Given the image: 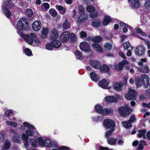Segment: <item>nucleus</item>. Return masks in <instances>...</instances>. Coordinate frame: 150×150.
Instances as JSON below:
<instances>
[{"instance_id": "1", "label": "nucleus", "mask_w": 150, "mask_h": 150, "mask_svg": "<svg viewBox=\"0 0 150 150\" xmlns=\"http://www.w3.org/2000/svg\"><path fill=\"white\" fill-rule=\"evenodd\" d=\"M28 24L25 18H21L16 23V22L14 23V26L18 30L17 31L18 33L20 34V36L23 38L28 44L31 45L33 43L34 39L37 37V35L31 33L29 35H28L21 33L20 31L21 30H26L28 26Z\"/></svg>"}, {"instance_id": "2", "label": "nucleus", "mask_w": 150, "mask_h": 150, "mask_svg": "<svg viewBox=\"0 0 150 150\" xmlns=\"http://www.w3.org/2000/svg\"><path fill=\"white\" fill-rule=\"evenodd\" d=\"M16 2V0H6L3 6V10L4 11L5 15L8 18L11 15V13L8 8L11 9L14 7L15 3Z\"/></svg>"}, {"instance_id": "3", "label": "nucleus", "mask_w": 150, "mask_h": 150, "mask_svg": "<svg viewBox=\"0 0 150 150\" xmlns=\"http://www.w3.org/2000/svg\"><path fill=\"white\" fill-rule=\"evenodd\" d=\"M95 108L96 111L98 113L101 114L103 116H106L112 112V110L111 109L106 108L103 109L102 106L99 105H96Z\"/></svg>"}, {"instance_id": "4", "label": "nucleus", "mask_w": 150, "mask_h": 150, "mask_svg": "<svg viewBox=\"0 0 150 150\" xmlns=\"http://www.w3.org/2000/svg\"><path fill=\"white\" fill-rule=\"evenodd\" d=\"M118 111L120 115L122 117H125L129 114L132 110L129 108L127 105H125L124 107H120L118 109Z\"/></svg>"}, {"instance_id": "5", "label": "nucleus", "mask_w": 150, "mask_h": 150, "mask_svg": "<svg viewBox=\"0 0 150 150\" xmlns=\"http://www.w3.org/2000/svg\"><path fill=\"white\" fill-rule=\"evenodd\" d=\"M61 46V42L58 40H55L52 41L51 44H47L46 45V49L49 50H51L53 48H58Z\"/></svg>"}, {"instance_id": "6", "label": "nucleus", "mask_w": 150, "mask_h": 150, "mask_svg": "<svg viewBox=\"0 0 150 150\" xmlns=\"http://www.w3.org/2000/svg\"><path fill=\"white\" fill-rule=\"evenodd\" d=\"M137 93L134 90L129 88L128 93L125 96V98L128 100H135L136 98Z\"/></svg>"}, {"instance_id": "7", "label": "nucleus", "mask_w": 150, "mask_h": 150, "mask_svg": "<svg viewBox=\"0 0 150 150\" xmlns=\"http://www.w3.org/2000/svg\"><path fill=\"white\" fill-rule=\"evenodd\" d=\"M38 144L41 147H44L45 146L50 147L52 146V142L50 140L47 139L44 140L42 137H39L38 138Z\"/></svg>"}, {"instance_id": "8", "label": "nucleus", "mask_w": 150, "mask_h": 150, "mask_svg": "<svg viewBox=\"0 0 150 150\" xmlns=\"http://www.w3.org/2000/svg\"><path fill=\"white\" fill-rule=\"evenodd\" d=\"M114 121L112 120L108 119L105 120L103 123V126L106 129L108 128H113L115 125Z\"/></svg>"}, {"instance_id": "9", "label": "nucleus", "mask_w": 150, "mask_h": 150, "mask_svg": "<svg viewBox=\"0 0 150 150\" xmlns=\"http://www.w3.org/2000/svg\"><path fill=\"white\" fill-rule=\"evenodd\" d=\"M81 49L85 52H89L91 51L89 45L85 42H81L79 45Z\"/></svg>"}, {"instance_id": "10", "label": "nucleus", "mask_w": 150, "mask_h": 150, "mask_svg": "<svg viewBox=\"0 0 150 150\" xmlns=\"http://www.w3.org/2000/svg\"><path fill=\"white\" fill-rule=\"evenodd\" d=\"M70 33L68 31H65L60 35V38L61 40L63 42L68 41L69 38Z\"/></svg>"}, {"instance_id": "11", "label": "nucleus", "mask_w": 150, "mask_h": 150, "mask_svg": "<svg viewBox=\"0 0 150 150\" xmlns=\"http://www.w3.org/2000/svg\"><path fill=\"white\" fill-rule=\"evenodd\" d=\"M42 26L41 22L39 21H36L32 24V27L34 30L38 31L40 30Z\"/></svg>"}, {"instance_id": "12", "label": "nucleus", "mask_w": 150, "mask_h": 150, "mask_svg": "<svg viewBox=\"0 0 150 150\" xmlns=\"http://www.w3.org/2000/svg\"><path fill=\"white\" fill-rule=\"evenodd\" d=\"M110 82L109 81L103 79L100 81L99 83V86L103 89H108L109 88L108 86Z\"/></svg>"}, {"instance_id": "13", "label": "nucleus", "mask_w": 150, "mask_h": 150, "mask_svg": "<svg viewBox=\"0 0 150 150\" xmlns=\"http://www.w3.org/2000/svg\"><path fill=\"white\" fill-rule=\"evenodd\" d=\"M128 64L129 62H128L126 60H124L118 64L115 65L114 67L116 70H121L122 69L125 65L127 64Z\"/></svg>"}, {"instance_id": "14", "label": "nucleus", "mask_w": 150, "mask_h": 150, "mask_svg": "<svg viewBox=\"0 0 150 150\" xmlns=\"http://www.w3.org/2000/svg\"><path fill=\"white\" fill-rule=\"evenodd\" d=\"M89 63L92 67L95 69H98L100 67V62L97 60H90Z\"/></svg>"}, {"instance_id": "15", "label": "nucleus", "mask_w": 150, "mask_h": 150, "mask_svg": "<svg viewBox=\"0 0 150 150\" xmlns=\"http://www.w3.org/2000/svg\"><path fill=\"white\" fill-rule=\"evenodd\" d=\"M59 37V34L58 31L56 29H53L51 33L50 39L52 41L57 40Z\"/></svg>"}, {"instance_id": "16", "label": "nucleus", "mask_w": 150, "mask_h": 150, "mask_svg": "<svg viewBox=\"0 0 150 150\" xmlns=\"http://www.w3.org/2000/svg\"><path fill=\"white\" fill-rule=\"evenodd\" d=\"M145 51V49L143 46H137L135 50V54L138 55H141L143 54Z\"/></svg>"}, {"instance_id": "17", "label": "nucleus", "mask_w": 150, "mask_h": 150, "mask_svg": "<svg viewBox=\"0 0 150 150\" xmlns=\"http://www.w3.org/2000/svg\"><path fill=\"white\" fill-rule=\"evenodd\" d=\"M123 85L121 82H116L113 85V88L116 91H122Z\"/></svg>"}, {"instance_id": "18", "label": "nucleus", "mask_w": 150, "mask_h": 150, "mask_svg": "<svg viewBox=\"0 0 150 150\" xmlns=\"http://www.w3.org/2000/svg\"><path fill=\"white\" fill-rule=\"evenodd\" d=\"M137 69L139 71L144 73H148L149 71V68L146 65H144L142 67H138Z\"/></svg>"}, {"instance_id": "19", "label": "nucleus", "mask_w": 150, "mask_h": 150, "mask_svg": "<svg viewBox=\"0 0 150 150\" xmlns=\"http://www.w3.org/2000/svg\"><path fill=\"white\" fill-rule=\"evenodd\" d=\"M104 99L105 101L108 103H116L118 101L117 99L112 96H106Z\"/></svg>"}, {"instance_id": "20", "label": "nucleus", "mask_w": 150, "mask_h": 150, "mask_svg": "<svg viewBox=\"0 0 150 150\" xmlns=\"http://www.w3.org/2000/svg\"><path fill=\"white\" fill-rule=\"evenodd\" d=\"M88 18L87 15L83 13L81 14L77 19V22L78 23H81L85 22Z\"/></svg>"}, {"instance_id": "21", "label": "nucleus", "mask_w": 150, "mask_h": 150, "mask_svg": "<svg viewBox=\"0 0 150 150\" xmlns=\"http://www.w3.org/2000/svg\"><path fill=\"white\" fill-rule=\"evenodd\" d=\"M140 0H132L131 4V6L133 8H137L140 7Z\"/></svg>"}, {"instance_id": "22", "label": "nucleus", "mask_w": 150, "mask_h": 150, "mask_svg": "<svg viewBox=\"0 0 150 150\" xmlns=\"http://www.w3.org/2000/svg\"><path fill=\"white\" fill-rule=\"evenodd\" d=\"M23 124L24 125L21 126L20 128V129L22 130H24L25 127L30 129H34V126H33L27 122H24Z\"/></svg>"}, {"instance_id": "23", "label": "nucleus", "mask_w": 150, "mask_h": 150, "mask_svg": "<svg viewBox=\"0 0 150 150\" xmlns=\"http://www.w3.org/2000/svg\"><path fill=\"white\" fill-rule=\"evenodd\" d=\"M93 48L97 52H101L103 51V49L100 45L94 43L92 44Z\"/></svg>"}, {"instance_id": "24", "label": "nucleus", "mask_w": 150, "mask_h": 150, "mask_svg": "<svg viewBox=\"0 0 150 150\" xmlns=\"http://www.w3.org/2000/svg\"><path fill=\"white\" fill-rule=\"evenodd\" d=\"M22 139L25 142L24 143L25 147L26 148L27 150H30L28 149L27 146L28 145V137L24 133L22 135Z\"/></svg>"}, {"instance_id": "25", "label": "nucleus", "mask_w": 150, "mask_h": 150, "mask_svg": "<svg viewBox=\"0 0 150 150\" xmlns=\"http://www.w3.org/2000/svg\"><path fill=\"white\" fill-rule=\"evenodd\" d=\"M49 32V28H43L42 30L41 37L43 38H46Z\"/></svg>"}, {"instance_id": "26", "label": "nucleus", "mask_w": 150, "mask_h": 150, "mask_svg": "<svg viewBox=\"0 0 150 150\" xmlns=\"http://www.w3.org/2000/svg\"><path fill=\"white\" fill-rule=\"evenodd\" d=\"M141 78L143 79L142 80L145 81L146 82V87L148 88L150 84L149 83L150 79L149 77L146 74H143L141 76Z\"/></svg>"}, {"instance_id": "27", "label": "nucleus", "mask_w": 150, "mask_h": 150, "mask_svg": "<svg viewBox=\"0 0 150 150\" xmlns=\"http://www.w3.org/2000/svg\"><path fill=\"white\" fill-rule=\"evenodd\" d=\"M134 80L136 82L137 86V87H139L144 84V81L140 80L139 77H137Z\"/></svg>"}, {"instance_id": "28", "label": "nucleus", "mask_w": 150, "mask_h": 150, "mask_svg": "<svg viewBox=\"0 0 150 150\" xmlns=\"http://www.w3.org/2000/svg\"><path fill=\"white\" fill-rule=\"evenodd\" d=\"M100 70L101 72L107 73L109 71L110 68L108 66L104 64L101 66H100Z\"/></svg>"}, {"instance_id": "29", "label": "nucleus", "mask_w": 150, "mask_h": 150, "mask_svg": "<svg viewBox=\"0 0 150 150\" xmlns=\"http://www.w3.org/2000/svg\"><path fill=\"white\" fill-rule=\"evenodd\" d=\"M101 22L99 19L94 20L92 23V25L94 27L98 28L100 26Z\"/></svg>"}, {"instance_id": "30", "label": "nucleus", "mask_w": 150, "mask_h": 150, "mask_svg": "<svg viewBox=\"0 0 150 150\" xmlns=\"http://www.w3.org/2000/svg\"><path fill=\"white\" fill-rule=\"evenodd\" d=\"M90 75L91 79L94 81H97L99 78L97 74L94 72L90 73Z\"/></svg>"}, {"instance_id": "31", "label": "nucleus", "mask_w": 150, "mask_h": 150, "mask_svg": "<svg viewBox=\"0 0 150 150\" xmlns=\"http://www.w3.org/2000/svg\"><path fill=\"white\" fill-rule=\"evenodd\" d=\"M111 21V19L109 16L105 15L104 18L103 24L104 25H107Z\"/></svg>"}, {"instance_id": "32", "label": "nucleus", "mask_w": 150, "mask_h": 150, "mask_svg": "<svg viewBox=\"0 0 150 150\" xmlns=\"http://www.w3.org/2000/svg\"><path fill=\"white\" fill-rule=\"evenodd\" d=\"M56 8L58 10L59 13L62 14H64L66 12L65 8L61 5H56Z\"/></svg>"}, {"instance_id": "33", "label": "nucleus", "mask_w": 150, "mask_h": 150, "mask_svg": "<svg viewBox=\"0 0 150 150\" xmlns=\"http://www.w3.org/2000/svg\"><path fill=\"white\" fill-rule=\"evenodd\" d=\"M91 40L93 42H99L102 40V38L100 36H96L93 37L91 38Z\"/></svg>"}, {"instance_id": "34", "label": "nucleus", "mask_w": 150, "mask_h": 150, "mask_svg": "<svg viewBox=\"0 0 150 150\" xmlns=\"http://www.w3.org/2000/svg\"><path fill=\"white\" fill-rule=\"evenodd\" d=\"M70 23L68 22V20L66 19L62 24L63 28L65 30H67L70 27Z\"/></svg>"}, {"instance_id": "35", "label": "nucleus", "mask_w": 150, "mask_h": 150, "mask_svg": "<svg viewBox=\"0 0 150 150\" xmlns=\"http://www.w3.org/2000/svg\"><path fill=\"white\" fill-rule=\"evenodd\" d=\"M75 54L76 58L79 59H82L83 56L81 52L78 50L75 51Z\"/></svg>"}, {"instance_id": "36", "label": "nucleus", "mask_w": 150, "mask_h": 150, "mask_svg": "<svg viewBox=\"0 0 150 150\" xmlns=\"http://www.w3.org/2000/svg\"><path fill=\"white\" fill-rule=\"evenodd\" d=\"M26 13L28 17L30 19H32L34 17L33 12L30 9H27L26 10Z\"/></svg>"}, {"instance_id": "37", "label": "nucleus", "mask_w": 150, "mask_h": 150, "mask_svg": "<svg viewBox=\"0 0 150 150\" xmlns=\"http://www.w3.org/2000/svg\"><path fill=\"white\" fill-rule=\"evenodd\" d=\"M123 46L124 48L126 50H131L133 48V47L130 45L129 42H126L124 43Z\"/></svg>"}, {"instance_id": "38", "label": "nucleus", "mask_w": 150, "mask_h": 150, "mask_svg": "<svg viewBox=\"0 0 150 150\" xmlns=\"http://www.w3.org/2000/svg\"><path fill=\"white\" fill-rule=\"evenodd\" d=\"M146 131L145 130H139V134H138V137L139 138L143 137L144 139L145 138V134Z\"/></svg>"}, {"instance_id": "39", "label": "nucleus", "mask_w": 150, "mask_h": 150, "mask_svg": "<svg viewBox=\"0 0 150 150\" xmlns=\"http://www.w3.org/2000/svg\"><path fill=\"white\" fill-rule=\"evenodd\" d=\"M50 8V5L49 4L47 3H42L41 5L42 9L43 10H46L49 9Z\"/></svg>"}, {"instance_id": "40", "label": "nucleus", "mask_w": 150, "mask_h": 150, "mask_svg": "<svg viewBox=\"0 0 150 150\" xmlns=\"http://www.w3.org/2000/svg\"><path fill=\"white\" fill-rule=\"evenodd\" d=\"M50 14L53 17H56L57 13L56 11L54 9H51L49 11Z\"/></svg>"}, {"instance_id": "41", "label": "nucleus", "mask_w": 150, "mask_h": 150, "mask_svg": "<svg viewBox=\"0 0 150 150\" xmlns=\"http://www.w3.org/2000/svg\"><path fill=\"white\" fill-rule=\"evenodd\" d=\"M112 47V44L110 43H106L104 45V48L106 50H111Z\"/></svg>"}, {"instance_id": "42", "label": "nucleus", "mask_w": 150, "mask_h": 150, "mask_svg": "<svg viewBox=\"0 0 150 150\" xmlns=\"http://www.w3.org/2000/svg\"><path fill=\"white\" fill-rule=\"evenodd\" d=\"M10 146V142L7 140L4 145L3 147V149L4 150H7L9 148Z\"/></svg>"}, {"instance_id": "43", "label": "nucleus", "mask_w": 150, "mask_h": 150, "mask_svg": "<svg viewBox=\"0 0 150 150\" xmlns=\"http://www.w3.org/2000/svg\"><path fill=\"white\" fill-rule=\"evenodd\" d=\"M122 124L124 127L127 128L132 127L131 123L129 122V121H128L127 122L123 121L122 122Z\"/></svg>"}, {"instance_id": "44", "label": "nucleus", "mask_w": 150, "mask_h": 150, "mask_svg": "<svg viewBox=\"0 0 150 150\" xmlns=\"http://www.w3.org/2000/svg\"><path fill=\"white\" fill-rule=\"evenodd\" d=\"M117 139L114 138L108 139L107 142L109 144L112 145L115 144Z\"/></svg>"}, {"instance_id": "45", "label": "nucleus", "mask_w": 150, "mask_h": 150, "mask_svg": "<svg viewBox=\"0 0 150 150\" xmlns=\"http://www.w3.org/2000/svg\"><path fill=\"white\" fill-rule=\"evenodd\" d=\"M87 11L90 13L93 12L95 11L94 7L91 5H88L86 8Z\"/></svg>"}, {"instance_id": "46", "label": "nucleus", "mask_w": 150, "mask_h": 150, "mask_svg": "<svg viewBox=\"0 0 150 150\" xmlns=\"http://www.w3.org/2000/svg\"><path fill=\"white\" fill-rule=\"evenodd\" d=\"M13 142L16 143H18L21 141V138L17 134H15L13 138Z\"/></svg>"}, {"instance_id": "47", "label": "nucleus", "mask_w": 150, "mask_h": 150, "mask_svg": "<svg viewBox=\"0 0 150 150\" xmlns=\"http://www.w3.org/2000/svg\"><path fill=\"white\" fill-rule=\"evenodd\" d=\"M6 123L7 125L13 127H16L17 126V123L15 122L7 120L6 122Z\"/></svg>"}, {"instance_id": "48", "label": "nucleus", "mask_w": 150, "mask_h": 150, "mask_svg": "<svg viewBox=\"0 0 150 150\" xmlns=\"http://www.w3.org/2000/svg\"><path fill=\"white\" fill-rule=\"evenodd\" d=\"M32 129H30L27 130L25 134L28 136H32L34 134V132L33 130H32Z\"/></svg>"}, {"instance_id": "49", "label": "nucleus", "mask_w": 150, "mask_h": 150, "mask_svg": "<svg viewBox=\"0 0 150 150\" xmlns=\"http://www.w3.org/2000/svg\"><path fill=\"white\" fill-rule=\"evenodd\" d=\"M143 7L145 8L150 9V0H148L146 1Z\"/></svg>"}, {"instance_id": "50", "label": "nucleus", "mask_w": 150, "mask_h": 150, "mask_svg": "<svg viewBox=\"0 0 150 150\" xmlns=\"http://www.w3.org/2000/svg\"><path fill=\"white\" fill-rule=\"evenodd\" d=\"M137 31L138 33L140 34L142 36H146L147 35L146 33L143 32L141 29L139 28L137 29Z\"/></svg>"}, {"instance_id": "51", "label": "nucleus", "mask_w": 150, "mask_h": 150, "mask_svg": "<svg viewBox=\"0 0 150 150\" xmlns=\"http://www.w3.org/2000/svg\"><path fill=\"white\" fill-rule=\"evenodd\" d=\"M31 145L33 146H35L37 145V142L34 139H31L29 140Z\"/></svg>"}, {"instance_id": "52", "label": "nucleus", "mask_w": 150, "mask_h": 150, "mask_svg": "<svg viewBox=\"0 0 150 150\" xmlns=\"http://www.w3.org/2000/svg\"><path fill=\"white\" fill-rule=\"evenodd\" d=\"M5 114L8 116L11 117L13 114V112L11 110H8L5 112Z\"/></svg>"}, {"instance_id": "53", "label": "nucleus", "mask_w": 150, "mask_h": 150, "mask_svg": "<svg viewBox=\"0 0 150 150\" xmlns=\"http://www.w3.org/2000/svg\"><path fill=\"white\" fill-rule=\"evenodd\" d=\"M69 148L64 146L61 147H59L57 149H53L52 150H68Z\"/></svg>"}, {"instance_id": "54", "label": "nucleus", "mask_w": 150, "mask_h": 150, "mask_svg": "<svg viewBox=\"0 0 150 150\" xmlns=\"http://www.w3.org/2000/svg\"><path fill=\"white\" fill-rule=\"evenodd\" d=\"M24 52L28 56H30L32 54L31 51L29 48H26L25 49Z\"/></svg>"}, {"instance_id": "55", "label": "nucleus", "mask_w": 150, "mask_h": 150, "mask_svg": "<svg viewBox=\"0 0 150 150\" xmlns=\"http://www.w3.org/2000/svg\"><path fill=\"white\" fill-rule=\"evenodd\" d=\"M111 130L110 131H109L107 132L105 134V137L108 138L109 136H110L111 134V133H112L113 131L114 130V129L113 128L111 129Z\"/></svg>"}, {"instance_id": "56", "label": "nucleus", "mask_w": 150, "mask_h": 150, "mask_svg": "<svg viewBox=\"0 0 150 150\" xmlns=\"http://www.w3.org/2000/svg\"><path fill=\"white\" fill-rule=\"evenodd\" d=\"M87 35V33L84 31H82L80 33V36L81 38H86Z\"/></svg>"}, {"instance_id": "57", "label": "nucleus", "mask_w": 150, "mask_h": 150, "mask_svg": "<svg viewBox=\"0 0 150 150\" xmlns=\"http://www.w3.org/2000/svg\"><path fill=\"white\" fill-rule=\"evenodd\" d=\"M79 11L80 12L84 13L85 11L84 7L82 5H80L79 7Z\"/></svg>"}, {"instance_id": "58", "label": "nucleus", "mask_w": 150, "mask_h": 150, "mask_svg": "<svg viewBox=\"0 0 150 150\" xmlns=\"http://www.w3.org/2000/svg\"><path fill=\"white\" fill-rule=\"evenodd\" d=\"M120 25L121 26L127 27V28H129L131 30H132L133 29L132 28L131 26L127 24H126L123 22L121 23Z\"/></svg>"}, {"instance_id": "59", "label": "nucleus", "mask_w": 150, "mask_h": 150, "mask_svg": "<svg viewBox=\"0 0 150 150\" xmlns=\"http://www.w3.org/2000/svg\"><path fill=\"white\" fill-rule=\"evenodd\" d=\"M70 38L72 40H74L76 39V35L74 33H71L70 35Z\"/></svg>"}, {"instance_id": "60", "label": "nucleus", "mask_w": 150, "mask_h": 150, "mask_svg": "<svg viewBox=\"0 0 150 150\" xmlns=\"http://www.w3.org/2000/svg\"><path fill=\"white\" fill-rule=\"evenodd\" d=\"M98 15V12L94 13H91L90 15V17L91 18H94L97 17Z\"/></svg>"}, {"instance_id": "61", "label": "nucleus", "mask_w": 150, "mask_h": 150, "mask_svg": "<svg viewBox=\"0 0 150 150\" xmlns=\"http://www.w3.org/2000/svg\"><path fill=\"white\" fill-rule=\"evenodd\" d=\"M135 117H136L134 115H133L130 117L129 120L128 121H129V122H130L131 123L133 122L135 120Z\"/></svg>"}, {"instance_id": "62", "label": "nucleus", "mask_w": 150, "mask_h": 150, "mask_svg": "<svg viewBox=\"0 0 150 150\" xmlns=\"http://www.w3.org/2000/svg\"><path fill=\"white\" fill-rule=\"evenodd\" d=\"M142 106L143 107L146 108H150V103L146 104L145 103H142Z\"/></svg>"}, {"instance_id": "63", "label": "nucleus", "mask_w": 150, "mask_h": 150, "mask_svg": "<svg viewBox=\"0 0 150 150\" xmlns=\"http://www.w3.org/2000/svg\"><path fill=\"white\" fill-rule=\"evenodd\" d=\"M119 54L120 57H121L122 58H123L124 59H126V58L125 56V55L122 52H119Z\"/></svg>"}, {"instance_id": "64", "label": "nucleus", "mask_w": 150, "mask_h": 150, "mask_svg": "<svg viewBox=\"0 0 150 150\" xmlns=\"http://www.w3.org/2000/svg\"><path fill=\"white\" fill-rule=\"evenodd\" d=\"M146 99L145 96L143 95H140L139 97V99L141 100H145Z\"/></svg>"}]
</instances>
